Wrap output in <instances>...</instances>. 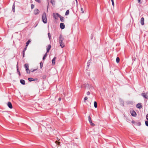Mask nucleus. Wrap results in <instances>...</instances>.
<instances>
[{"mask_svg":"<svg viewBox=\"0 0 148 148\" xmlns=\"http://www.w3.org/2000/svg\"><path fill=\"white\" fill-rule=\"evenodd\" d=\"M64 39V38L62 36L60 35L59 36V43L60 44V46L62 48H63L65 46L63 42Z\"/></svg>","mask_w":148,"mask_h":148,"instance_id":"nucleus-1","label":"nucleus"},{"mask_svg":"<svg viewBox=\"0 0 148 148\" xmlns=\"http://www.w3.org/2000/svg\"><path fill=\"white\" fill-rule=\"evenodd\" d=\"M42 21L45 23H47L46 14L45 12H44L42 16Z\"/></svg>","mask_w":148,"mask_h":148,"instance_id":"nucleus-2","label":"nucleus"},{"mask_svg":"<svg viewBox=\"0 0 148 148\" xmlns=\"http://www.w3.org/2000/svg\"><path fill=\"white\" fill-rule=\"evenodd\" d=\"M53 17L54 18L56 19H57L58 17L60 16V15L58 13H53Z\"/></svg>","mask_w":148,"mask_h":148,"instance_id":"nucleus-3","label":"nucleus"},{"mask_svg":"<svg viewBox=\"0 0 148 148\" xmlns=\"http://www.w3.org/2000/svg\"><path fill=\"white\" fill-rule=\"evenodd\" d=\"M25 69H26L27 73H28L27 70H29L28 73H30V71L29 69V66H28V64H25Z\"/></svg>","mask_w":148,"mask_h":148,"instance_id":"nucleus-4","label":"nucleus"},{"mask_svg":"<svg viewBox=\"0 0 148 148\" xmlns=\"http://www.w3.org/2000/svg\"><path fill=\"white\" fill-rule=\"evenodd\" d=\"M40 12L39 10L37 9H35L34 11V14L35 15L38 14Z\"/></svg>","mask_w":148,"mask_h":148,"instance_id":"nucleus-5","label":"nucleus"},{"mask_svg":"<svg viewBox=\"0 0 148 148\" xmlns=\"http://www.w3.org/2000/svg\"><path fill=\"white\" fill-rule=\"evenodd\" d=\"M131 115L133 116H135L136 115V112L134 110L130 111Z\"/></svg>","mask_w":148,"mask_h":148,"instance_id":"nucleus-6","label":"nucleus"},{"mask_svg":"<svg viewBox=\"0 0 148 148\" xmlns=\"http://www.w3.org/2000/svg\"><path fill=\"white\" fill-rule=\"evenodd\" d=\"M142 95L145 98L148 99V96L147 95V93H142Z\"/></svg>","mask_w":148,"mask_h":148,"instance_id":"nucleus-7","label":"nucleus"},{"mask_svg":"<svg viewBox=\"0 0 148 148\" xmlns=\"http://www.w3.org/2000/svg\"><path fill=\"white\" fill-rule=\"evenodd\" d=\"M60 27L62 29H64L65 27V25L64 23H61L60 24Z\"/></svg>","mask_w":148,"mask_h":148,"instance_id":"nucleus-8","label":"nucleus"},{"mask_svg":"<svg viewBox=\"0 0 148 148\" xmlns=\"http://www.w3.org/2000/svg\"><path fill=\"white\" fill-rule=\"evenodd\" d=\"M8 106L10 109L12 108V106L11 103L10 102H8L7 103Z\"/></svg>","mask_w":148,"mask_h":148,"instance_id":"nucleus-9","label":"nucleus"},{"mask_svg":"<svg viewBox=\"0 0 148 148\" xmlns=\"http://www.w3.org/2000/svg\"><path fill=\"white\" fill-rule=\"evenodd\" d=\"M144 18L143 17H142L140 19V23L141 25H143L144 24Z\"/></svg>","mask_w":148,"mask_h":148,"instance_id":"nucleus-10","label":"nucleus"},{"mask_svg":"<svg viewBox=\"0 0 148 148\" xmlns=\"http://www.w3.org/2000/svg\"><path fill=\"white\" fill-rule=\"evenodd\" d=\"M136 107L137 108H142V106L141 105V104L140 103H138L136 105Z\"/></svg>","mask_w":148,"mask_h":148,"instance_id":"nucleus-11","label":"nucleus"},{"mask_svg":"<svg viewBox=\"0 0 148 148\" xmlns=\"http://www.w3.org/2000/svg\"><path fill=\"white\" fill-rule=\"evenodd\" d=\"M51 47V45H48L47 47V52H49L50 50V49Z\"/></svg>","mask_w":148,"mask_h":148,"instance_id":"nucleus-12","label":"nucleus"},{"mask_svg":"<svg viewBox=\"0 0 148 148\" xmlns=\"http://www.w3.org/2000/svg\"><path fill=\"white\" fill-rule=\"evenodd\" d=\"M56 58L55 57L53 58V59L52 60V64L53 65H54L55 64V60H56Z\"/></svg>","mask_w":148,"mask_h":148,"instance_id":"nucleus-13","label":"nucleus"},{"mask_svg":"<svg viewBox=\"0 0 148 148\" xmlns=\"http://www.w3.org/2000/svg\"><path fill=\"white\" fill-rule=\"evenodd\" d=\"M20 82L21 84L23 85H24L25 84V81L23 79H21Z\"/></svg>","mask_w":148,"mask_h":148,"instance_id":"nucleus-14","label":"nucleus"},{"mask_svg":"<svg viewBox=\"0 0 148 148\" xmlns=\"http://www.w3.org/2000/svg\"><path fill=\"white\" fill-rule=\"evenodd\" d=\"M59 17L60 18V20L62 22H64V17L62 16H61V15H60V16H59Z\"/></svg>","mask_w":148,"mask_h":148,"instance_id":"nucleus-15","label":"nucleus"},{"mask_svg":"<svg viewBox=\"0 0 148 148\" xmlns=\"http://www.w3.org/2000/svg\"><path fill=\"white\" fill-rule=\"evenodd\" d=\"M51 2L53 5H54L55 4V1L54 0H51Z\"/></svg>","mask_w":148,"mask_h":148,"instance_id":"nucleus-16","label":"nucleus"},{"mask_svg":"<svg viewBox=\"0 0 148 148\" xmlns=\"http://www.w3.org/2000/svg\"><path fill=\"white\" fill-rule=\"evenodd\" d=\"M31 41L30 40V39H29L27 42L26 43V47H27L29 43Z\"/></svg>","mask_w":148,"mask_h":148,"instance_id":"nucleus-17","label":"nucleus"},{"mask_svg":"<svg viewBox=\"0 0 148 148\" xmlns=\"http://www.w3.org/2000/svg\"><path fill=\"white\" fill-rule=\"evenodd\" d=\"M120 61V58L119 57H117L116 59V61L117 63H118Z\"/></svg>","mask_w":148,"mask_h":148,"instance_id":"nucleus-18","label":"nucleus"},{"mask_svg":"<svg viewBox=\"0 0 148 148\" xmlns=\"http://www.w3.org/2000/svg\"><path fill=\"white\" fill-rule=\"evenodd\" d=\"M94 106L95 108L97 107V102L95 101L94 102Z\"/></svg>","mask_w":148,"mask_h":148,"instance_id":"nucleus-19","label":"nucleus"},{"mask_svg":"<svg viewBox=\"0 0 148 148\" xmlns=\"http://www.w3.org/2000/svg\"><path fill=\"white\" fill-rule=\"evenodd\" d=\"M69 10H67L66 11V12L65 15H67L68 14H69Z\"/></svg>","mask_w":148,"mask_h":148,"instance_id":"nucleus-20","label":"nucleus"},{"mask_svg":"<svg viewBox=\"0 0 148 148\" xmlns=\"http://www.w3.org/2000/svg\"><path fill=\"white\" fill-rule=\"evenodd\" d=\"M48 37L49 38V39L50 40L51 38V36L50 34L49 33H48Z\"/></svg>","mask_w":148,"mask_h":148,"instance_id":"nucleus-21","label":"nucleus"},{"mask_svg":"<svg viewBox=\"0 0 148 148\" xmlns=\"http://www.w3.org/2000/svg\"><path fill=\"white\" fill-rule=\"evenodd\" d=\"M15 5H14V4L12 6V10L13 12H15Z\"/></svg>","mask_w":148,"mask_h":148,"instance_id":"nucleus-22","label":"nucleus"},{"mask_svg":"<svg viewBox=\"0 0 148 148\" xmlns=\"http://www.w3.org/2000/svg\"><path fill=\"white\" fill-rule=\"evenodd\" d=\"M47 56V53H46L45 54L44 56L42 58L43 60H44L45 59V58Z\"/></svg>","mask_w":148,"mask_h":148,"instance_id":"nucleus-23","label":"nucleus"},{"mask_svg":"<svg viewBox=\"0 0 148 148\" xmlns=\"http://www.w3.org/2000/svg\"><path fill=\"white\" fill-rule=\"evenodd\" d=\"M88 121H89L90 123V122H92V120H91V117H90V116H89L88 117Z\"/></svg>","mask_w":148,"mask_h":148,"instance_id":"nucleus-24","label":"nucleus"},{"mask_svg":"<svg viewBox=\"0 0 148 148\" xmlns=\"http://www.w3.org/2000/svg\"><path fill=\"white\" fill-rule=\"evenodd\" d=\"M43 63L42 62H40V67L41 69L43 67Z\"/></svg>","mask_w":148,"mask_h":148,"instance_id":"nucleus-25","label":"nucleus"},{"mask_svg":"<svg viewBox=\"0 0 148 148\" xmlns=\"http://www.w3.org/2000/svg\"><path fill=\"white\" fill-rule=\"evenodd\" d=\"M28 79V80H29V81L30 82H31L32 81L34 80L32 78H29Z\"/></svg>","mask_w":148,"mask_h":148,"instance_id":"nucleus-26","label":"nucleus"},{"mask_svg":"<svg viewBox=\"0 0 148 148\" xmlns=\"http://www.w3.org/2000/svg\"><path fill=\"white\" fill-rule=\"evenodd\" d=\"M90 125H91V126H95V124H94V123H92V122H91L90 123Z\"/></svg>","mask_w":148,"mask_h":148,"instance_id":"nucleus-27","label":"nucleus"},{"mask_svg":"<svg viewBox=\"0 0 148 148\" xmlns=\"http://www.w3.org/2000/svg\"><path fill=\"white\" fill-rule=\"evenodd\" d=\"M55 143H56V144L60 145V142H58L57 141H56L55 142Z\"/></svg>","mask_w":148,"mask_h":148,"instance_id":"nucleus-28","label":"nucleus"},{"mask_svg":"<svg viewBox=\"0 0 148 148\" xmlns=\"http://www.w3.org/2000/svg\"><path fill=\"white\" fill-rule=\"evenodd\" d=\"M111 1L112 2V5L113 6V7H114V0H111Z\"/></svg>","mask_w":148,"mask_h":148,"instance_id":"nucleus-29","label":"nucleus"},{"mask_svg":"<svg viewBox=\"0 0 148 148\" xmlns=\"http://www.w3.org/2000/svg\"><path fill=\"white\" fill-rule=\"evenodd\" d=\"M34 7V5L33 4H32L31 5V8L32 9H33Z\"/></svg>","mask_w":148,"mask_h":148,"instance_id":"nucleus-30","label":"nucleus"},{"mask_svg":"<svg viewBox=\"0 0 148 148\" xmlns=\"http://www.w3.org/2000/svg\"><path fill=\"white\" fill-rule=\"evenodd\" d=\"M145 125L147 126H148V121H145Z\"/></svg>","mask_w":148,"mask_h":148,"instance_id":"nucleus-31","label":"nucleus"},{"mask_svg":"<svg viewBox=\"0 0 148 148\" xmlns=\"http://www.w3.org/2000/svg\"><path fill=\"white\" fill-rule=\"evenodd\" d=\"M88 99V98L87 97H84V102H86V101Z\"/></svg>","mask_w":148,"mask_h":148,"instance_id":"nucleus-32","label":"nucleus"},{"mask_svg":"<svg viewBox=\"0 0 148 148\" xmlns=\"http://www.w3.org/2000/svg\"><path fill=\"white\" fill-rule=\"evenodd\" d=\"M81 10L82 12V13H84V11L83 10V9L82 8H81Z\"/></svg>","mask_w":148,"mask_h":148,"instance_id":"nucleus-33","label":"nucleus"},{"mask_svg":"<svg viewBox=\"0 0 148 148\" xmlns=\"http://www.w3.org/2000/svg\"><path fill=\"white\" fill-rule=\"evenodd\" d=\"M17 71H18V73L19 75H21L20 73V72L19 71L18 68H17Z\"/></svg>","mask_w":148,"mask_h":148,"instance_id":"nucleus-34","label":"nucleus"},{"mask_svg":"<svg viewBox=\"0 0 148 148\" xmlns=\"http://www.w3.org/2000/svg\"><path fill=\"white\" fill-rule=\"evenodd\" d=\"M27 47H26L24 49V50L23 51V52H25V51H26V49H27Z\"/></svg>","mask_w":148,"mask_h":148,"instance_id":"nucleus-35","label":"nucleus"},{"mask_svg":"<svg viewBox=\"0 0 148 148\" xmlns=\"http://www.w3.org/2000/svg\"><path fill=\"white\" fill-rule=\"evenodd\" d=\"M90 92L89 91L87 93V95H90Z\"/></svg>","mask_w":148,"mask_h":148,"instance_id":"nucleus-36","label":"nucleus"},{"mask_svg":"<svg viewBox=\"0 0 148 148\" xmlns=\"http://www.w3.org/2000/svg\"><path fill=\"white\" fill-rule=\"evenodd\" d=\"M146 118L148 121V114H147L146 116Z\"/></svg>","mask_w":148,"mask_h":148,"instance_id":"nucleus-37","label":"nucleus"},{"mask_svg":"<svg viewBox=\"0 0 148 148\" xmlns=\"http://www.w3.org/2000/svg\"><path fill=\"white\" fill-rule=\"evenodd\" d=\"M23 57H24V56H25V52H23Z\"/></svg>","mask_w":148,"mask_h":148,"instance_id":"nucleus-38","label":"nucleus"},{"mask_svg":"<svg viewBox=\"0 0 148 148\" xmlns=\"http://www.w3.org/2000/svg\"><path fill=\"white\" fill-rule=\"evenodd\" d=\"M138 1L139 3H141V1H141L140 0H138Z\"/></svg>","mask_w":148,"mask_h":148,"instance_id":"nucleus-39","label":"nucleus"},{"mask_svg":"<svg viewBox=\"0 0 148 148\" xmlns=\"http://www.w3.org/2000/svg\"><path fill=\"white\" fill-rule=\"evenodd\" d=\"M36 1L38 2H40V0H35Z\"/></svg>","mask_w":148,"mask_h":148,"instance_id":"nucleus-40","label":"nucleus"},{"mask_svg":"<svg viewBox=\"0 0 148 148\" xmlns=\"http://www.w3.org/2000/svg\"><path fill=\"white\" fill-rule=\"evenodd\" d=\"M61 98L60 97L59 98V99H58V100L59 101H60L61 100Z\"/></svg>","mask_w":148,"mask_h":148,"instance_id":"nucleus-41","label":"nucleus"},{"mask_svg":"<svg viewBox=\"0 0 148 148\" xmlns=\"http://www.w3.org/2000/svg\"><path fill=\"white\" fill-rule=\"evenodd\" d=\"M132 123L133 124H134V123H135V122L134 121H132Z\"/></svg>","mask_w":148,"mask_h":148,"instance_id":"nucleus-42","label":"nucleus"},{"mask_svg":"<svg viewBox=\"0 0 148 148\" xmlns=\"http://www.w3.org/2000/svg\"><path fill=\"white\" fill-rule=\"evenodd\" d=\"M36 70L35 69V70H34L33 71H35V70Z\"/></svg>","mask_w":148,"mask_h":148,"instance_id":"nucleus-43","label":"nucleus"},{"mask_svg":"<svg viewBox=\"0 0 148 148\" xmlns=\"http://www.w3.org/2000/svg\"><path fill=\"white\" fill-rule=\"evenodd\" d=\"M27 71H28V73L29 72V70H27Z\"/></svg>","mask_w":148,"mask_h":148,"instance_id":"nucleus-44","label":"nucleus"},{"mask_svg":"<svg viewBox=\"0 0 148 148\" xmlns=\"http://www.w3.org/2000/svg\"><path fill=\"white\" fill-rule=\"evenodd\" d=\"M76 0V1L77 2V0Z\"/></svg>","mask_w":148,"mask_h":148,"instance_id":"nucleus-45","label":"nucleus"}]
</instances>
